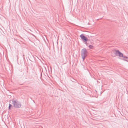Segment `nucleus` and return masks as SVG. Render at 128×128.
<instances>
[{
    "instance_id": "8",
    "label": "nucleus",
    "mask_w": 128,
    "mask_h": 128,
    "mask_svg": "<svg viewBox=\"0 0 128 128\" xmlns=\"http://www.w3.org/2000/svg\"><path fill=\"white\" fill-rule=\"evenodd\" d=\"M71 80L72 81L74 82H77V81L76 80H74L73 78H72V80Z\"/></svg>"
},
{
    "instance_id": "6",
    "label": "nucleus",
    "mask_w": 128,
    "mask_h": 128,
    "mask_svg": "<svg viewBox=\"0 0 128 128\" xmlns=\"http://www.w3.org/2000/svg\"><path fill=\"white\" fill-rule=\"evenodd\" d=\"M89 47L90 49H92L93 46L92 45H90L89 46Z\"/></svg>"
},
{
    "instance_id": "1",
    "label": "nucleus",
    "mask_w": 128,
    "mask_h": 128,
    "mask_svg": "<svg viewBox=\"0 0 128 128\" xmlns=\"http://www.w3.org/2000/svg\"><path fill=\"white\" fill-rule=\"evenodd\" d=\"M12 104L14 107L16 108H20L21 107L22 104L21 102L17 100H12Z\"/></svg>"
},
{
    "instance_id": "3",
    "label": "nucleus",
    "mask_w": 128,
    "mask_h": 128,
    "mask_svg": "<svg viewBox=\"0 0 128 128\" xmlns=\"http://www.w3.org/2000/svg\"><path fill=\"white\" fill-rule=\"evenodd\" d=\"M80 36L81 39L84 42H86L88 41V39L84 35V34H82Z\"/></svg>"
},
{
    "instance_id": "7",
    "label": "nucleus",
    "mask_w": 128,
    "mask_h": 128,
    "mask_svg": "<svg viewBox=\"0 0 128 128\" xmlns=\"http://www.w3.org/2000/svg\"><path fill=\"white\" fill-rule=\"evenodd\" d=\"M122 58H126L127 59H128V57H127L126 56H123V57Z\"/></svg>"
},
{
    "instance_id": "9",
    "label": "nucleus",
    "mask_w": 128,
    "mask_h": 128,
    "mask_svg": "<svg viewBox=\"0 0 128 128\" xmlns=\"http://www.w3.org/2000/svg\"><path fill=\"white\" fill-rule=\"evenodd\" d=\"M124 60H125V61H128V60H126L124 59Z\"/></svg>"
},
{
    "instance_id": "2",
    "label": "nucleus",
    "mask_w": 128,
    "mask_h": 128,
    "mask_svg": "<svg viewBox=\"0 0 128 128\" xmlns=\"http://www.w3.org/2000/svg\"><path fill=\"white\" fill-rule=\"evenodd\" d=\"M87 54L88 52L86 48H84L82 50L81 55L83 60L87 56Z\"/></svg>"
},
{
    "instance_id": "5",
    "label": "nucleus",
    "mask_w": 128,
    "mask_h": 128,
    "mask_svg": "<svg viewBox=\"0 0 128 128\" xmlns=\"http://www.w3.org/2000/svg\"><path fill=\"white\" fill-rule=\"evenodd\" d=\"M8 110H10L12 108H13V106L11 104H9V106H8Z\"/></svg>"
},
{
    "instance_id": "4",
    "label": "nucleus",
    "mask_w": 128,
    "mask_h": 128,
    "mask_svg": "<svg viewBox=\"0 0 128 128\" xmlns=\"http://www.w3.org/2000/svg\"><path fill=\"white\" fill-rule=\"evenodd\" d=\"M116 52L115 53V54L116 55L120 57H123V54L122 53L120 52L118 50H115Z\"/></svg>"
}]
</instances>
